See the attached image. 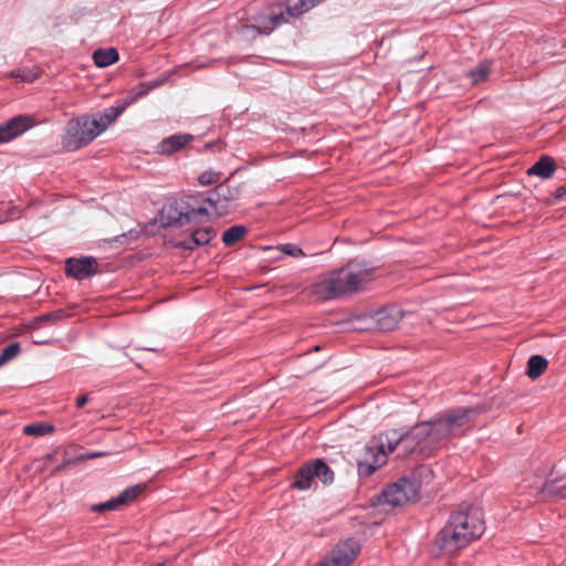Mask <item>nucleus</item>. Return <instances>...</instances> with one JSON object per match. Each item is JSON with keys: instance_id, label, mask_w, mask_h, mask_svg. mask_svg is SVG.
I'll use <instances>...</instances> for the list:
<instances>
[{"instance_id": "34", "label": "nucleus", "mask_w": 566, "mask_h": 566, "mask_svg": "<svg viewBox=\"0 0 566 566\" xmlns=\"http://www.w3.org/2000/svg\"><path fill=\"white\" fill-rule=\"evenodd\" d=\"M566 197V184L556 189V198Z\"/></svg>"}, {"instance_id": "8", "label": "nucleus", "mask_w": 566, "mask_h": 566, "mask_svg": "<svg viewBox=\"0 0 566 566\" xmlns=\"http://www.w3.org/2000/svg\"><path fill=\"white\" fill-rule=\"evenodd\" d=\"M145 489L143 484H135L122 491L117 496L106 502L92 504L90 510L94 513H104L107 511H116L120 506L132 503Z\"/></svg>"}, {"instance_id": "9", "label": "nucleus", "mask_w": 566, "mask_h": 566, "mask_svg": "<svg viewBox=\"0 0 566 566\" xmlns=\"http://www.w3.org/2000/svg\"><path fill=\"white\" fill-rule=\"evenodd\" d=\"M358 552V543L353 538H348L336 545L332 551L331 558L317 566H348L356 558Z\"/></svg>"}, {"instance_id": "21", "label": "nucleus", "mask_w": 566, "mask_h": 566, "mask_svg": "<svg viewBox=\"0 0 566 566\" xmlns=\"http://www.w3.org/2000/svg\"><path fill=\"white\" fill-rule=\"evenodd\" d=\"M312 471L315 478L324 484H331L334 481V472L322 459L311 461Z\"/></svg>"}, {"instance_id": "14", "label": "nucleus", "mask_w": 566, "mask_h": 566, "mask_svg": "<svg viewBox=\"0 0 566 566\" xmlns=\"http://www.w3.org/2000/svg\"><path fill=\"white\" fill-rule=\"evenodd\" d=\"M193 140L191 134H175L164 138L157 146L156 151L160 155H171L182 149L187 144Z\"/></svg>"}, {"instance_id": "1", "label": "nucleus", "mask_w": 566, "mask_h": 566, "mask_svg": "<svg viewBox=\"0 0 566 566\" xmlns=\"http://www.w3.org/2000/svg\"><path fill=\"white\" fill-rule=\"evenodd\" d=\"M478 413V408L459 407L419 422L405 433L390 430L379 434L366 446L364 455L357 459L359 475H371L386 463L387 454L397 448L406 455L431 453L451 438L461 436L464 428L473 423Z\"/></svg>"}, {"instance_id": "2", "label": "nucleus", "mask_w": 566, "mask_h": 566, "mask_svg": "<svg viewBox=\"0 0 566 566\" xmlns=\"http://www.w3.org/2000/svg\"><path fill=\"white\" fill-rule=\"evenodd\" d=\"M373 271L366 264L348 262L346 265L319 274L311 285V293L319 301H331L363 290Z\"/></svg>"}, {"instance_id": "24", "label": "nucleus", "mask_w": 566, "mask_h": 566, "mask_svg": "<svg viewBox=\"0 0 566 566\" xmlns=\"http://www.w3.org/2000/svg\"><path fill=\"white\" fill-rule=\"evenodd\" d=\"M491 72V62L483 61L469 72V77L473 84L485 81Z\"/></svg>"}, {"instance_id": "40", "label": "nucleus", "mask_w": 566, "mask_h": 566, "mask_svg": "<svg viewBox=\"0 0 566 566\" xmlns=\"http://www.w3.org/2000/svg\"><path fill=\"white\" fill-rule=\"evenodd\" d=\"M153 566H164V564L158 563V564H155V565H153Z\"/></svg>"}, {"instance_id": "25", "label": "nucleus", "mask_w": 566, "mask_h": 566, "mask_svg": "<svg viewBox=\"0 0 566 566\" xmlns=\"http://www.w3.org/2000/svg\"><path fill=\"white\" fill-rule=\"evenodd\" d=\"M542 493L544 495L566 499V483L559 484V482L556 480L547 481L542 488Z\"/></svg>"}, {"instance_id": "19", "label": "nucleus", "mask_w": 566, "mask_h": 566, "mask_svg": "<svg viewBox=\"0 0 566 566\" xmlns=\"http://www.w3.org/2000/svg\"><path fill=\"white\" fill-rule=\"evenodd\" d=\"M548 361L544 356L533 355L527 361V376L531 379H537L547 369Z\"/></svg>"}, {"instance_id": "27", "label": "nucleus", "mask_w": 566, "mask_h": 566, "mask_svg": "<svg viewBox=\"0 0 566 566\" xmlns=\"http://www.w3.org/2000/svg\"><path fill=\"white\" fill-rule=\"evenodd\" d=\"M180 217L187 222L201 221L203 218L208 217V211L206 208H191L185 212L180 211Z\"/></svg>"}, {"instance_id": "22", "label": "nucleus", "mask_w": 566, "mask_h": 566, "mask_svg": "<svg viewBox=\"0 0 566 566\" xmlns=\"http://www.w3.org/2000/svg\"><path fill=\"white\" fill-rule=\"evenodd\" d=\"M54 431V426L46 422H33L23 427V433L29 437H42Z\"/></svg>"}, {"instance_id": "18", "label": "nucleus", "mask_w": 566, "mask_h": 566, "mask_svg": "<svg viewBox=\"0 0 566 566\" xmlns=\"http://www.w3.org/2000/svg\"><path fill=\"white\" fill-rule=\"evenodd\" d=\"M314 479L315 474L312 471L311 462H306L296 471L292 485L301 491H306L311 489Z\"/></svg>"}, {"instance_id": "10", "label": "nucleus", "mask_w": 566, "mask_h": 566, "mask_svg": "<svg viewBox=\"0 0 566 566\" xmlns=\"http://www.w3.org/2000/svg\"><path fill=\"white\" fill-rule=\"evenodd\" d=\"M33 118L28 115L15 116L0 124V144L8 143L33 126Z\"/></svg>"}, {"instance_id": "23", "label": "nucleus", "mask_w": 566, "mask_h": 566, "mask_svg": "<svg viewBox=\"0 0 566 566\" xmlns=\"http://www.w3.org/2000/svg\"><path fill=\"white\" fill-rule=\"evenodd\" d=\"M247 231L244 226H232L223 232L222 242L227 247L233 245L247 234Z\"/></svg>"}, {"instance_id": "20", "label": "nucleus", "mask_w": 566, "mask_h": 566, "mask_svg": "<svg viewBox=\"0 0 566 566\" xmlns=\"http://www.w3.org/2000/svg\"><path fill=\"white\" fill-rule=\"evenodd\" d=\"M93 60L96 66L106 67L118 60V52L114 48L99 49L93 53Z\"/></svg>"}, {"instance_id": "30", "label": "nucleus", "mask_w": 566, "mask_h": 566, "mask_svg": "<svg viewBox=\"0 0 566 566\" xmlns=\"http://www.w3.org/2000/svg\"><path fill=\"white\" fill-rule=\"evenodd\" d=\"M10 360L20 353L19 343H11L1 350Z\"/></svg>"}, {"instance_id": "39", "label": "nucleus", "mask_w": 566, "mask_h": 566, "mask_svg": "<svg viewBox=\"0 0 566 566\" xmlns=\"http://www.w3.org/2000/svg\"><path fill=\"white\" fill-rule=\"evenodd\" d=\"M8 361H10V359L1 352L0 353V367Z\"/></svg>"}, {"instance_id": "33", "label": "nucleus", "mask_w": 566, "mask_h": 566, "mask_svg": "<svg viewBox=\"0 0 566 566\" xmlns=\"http://www.w3.org/2000/svg\"><path fill=\"white\" fill-rule=\"evenodd\" d=\"M60 317H62L61 313H52V314H46V315L41 316L40 319L51 321V319H59Z\"/></svg>"}, {"instance_id": "15", "label": "nucleus", "mask_w": 566, "mask_h": 566, "mask_svg": "<svg viewBox=\"0 0 566 566\" xmlns=\"http://www.w3.org/2000/svg\"><path fill=\"white\" fill-rule=\"evenodd\" d=\"M217 232L212 227H203L191 231L188 239L181 241L179 245L184 249L192 250L197 247L209 243Z\"/></svg>"}, {"instance_id": "35", "label": "nucleus", "mask_w": 566, "mask_h": 566, "mask_svg": "<svg viewBox=\"0 0 566 566\" xmlns=\"http://www.w3.org/2000/svg\"><path fill=\"white\" fill-rule=\"evenodd\" d=\"M105 454H106V452H94V453H88V454L84 455L83 458L90 460V459L103 457Z\"/></svg>"}, {"instance_id": "3", "label": "nucleus", "mask_w": 566, "mask_h": 566, "mask_svg": "<svg viewBox=\"0 0 566 566\" xmlns=\"http://www.w3.org/2000/svg\"><path fill=\"white\" fill-rule=\"evenodd\" d=\"M484 533V521L479 509L461 507L451 513L447 524L436 538L438 548L452 555L480 538Z\"/></svg>"}, {"instance_id": "32", "label": "nucleus", "mask_w": 566, "mask_h": 566, "mask_svg": "<svg viewBox=\"0 0 566 566\" xmlns=\"http://www.w3.org/2000/svg\"><path fill=\"white\" fill-rule=\"evenodd\" d=\"M88 401V398L86 395H82V396H78L75 400V405L77 408H82L86 405V402Z\"/></svg>"}, {"instance_id": "11", "label": "nucleus", "mask_w": 566, "mask_h": 566, "mask_svg": "<svg viewBox=\"0 0 566 566\" xmlns=\"http://www.w3.org/2000/svg\"><path fill=\"white\" fill-rule=\"evenodd\" d=\"M133 103L134 101H130V95H128L126 98L118 101L114 106L105 108L102 113L90 118L92 122L96 123L95 127L99 134H102Z\"/></svg>"}, {"instance_id": "6", "label": "nucleus", "mask_w": 566, "mask_h": 566, "mask_svg": "<svg viewBox=\"0 0 566 566\" xmlns=\"http://www.w3.org/2000/svg\"><path fill=\"white\" fill-rule=\"evenodd\" d=\"M419 494V484L406 478L388 485L382 491L384 502L391 506H401L408 501L413 500Z\"/></svg>"}, {"instance_id": "38", "label": "nucleus", "mask_w": 566, "mask_h": 566, "mask_svg": "<svg viewBox=\"0 0 566 566\" xmlns=\"http://www.w3.org/2000/svg\"><path fill=\"white\" fill-rule=\"evenodd\" d=\"M8 361H10V359L1 352L0 353V367Z\"/></svg>"}, {"instance_id": "5", "label": "nucleus", "mask_w": 566, "mask_h": 566, "mask_svg": "<svg viewBox=\"0 0 566 566\" xmlns=\"http://www.w3.org/2000/svg\"><path fill=\"white\" fill-rule=\"evenodd\" d=\"M95 125L96 123L87 116L71 119L62 137L63 148L67 151H74L88 145L101 135Z\"/></svg>"}, {"instance_id": "16", "label": "nucleus", "mask_w": 566, "mask_h": 566, "mask_svg": "<svg viewBox=\"0 0 566 566\" xmlns=\"http://www.w3.org/2000/svg\"><path fill=\"white\" fill-rule=\"evenodd\" d=\"M322 0H286L284 11L286 17L297 18L314 8Z\"/></svg>"}, {"instance_id": "36", "label": "nucleus", "mask_w": 566, "mask_h": 566, "mask_svg": "<svg viewBox=\"0 0 566 566\" xmlns=\"http://www.w3.org/2000/svg\"><path fill=\"white\" fill-rule=\"evenodd\" d=\"M8 361H10V359L1 352L0 353V367Z\"/></svg>"}, {"instance_id": "13", "label": "nucleus", "mask_w": 566, "mask_h": 566, "mask_svg": "<svg viewBox=\"0 0 566 566\" xmlns=\"http://www.w3.org/2000/svg\"><path fill=\"white\" fill-rule=\"evenodd\" d=\"M402 316L403 312L399 306L390 305L379 310L375 318L380 329L391 331L399 324Z\"/></svg>"}, {"instance_id": "37", "label": "nucleus", "mask_w": 566, "mask_h": 566, "mask_svg": "<svg viewBox=\"0 0 566 566\" xmlns=\"http://www.w3.org/2000/svg\"><path fill=\"white\" fill-rule=\"evenodd\" d=\"M8 361H10V359L1 352L0 353V367Z\"/></svg>"}, {"instance_id": "7", "label": "nucleus", "mask_w": 566, "mask_h": 566, "mask_svg": "<svg viewBox=\"0 0 566 566\" xmlns=\"http://www.w3.org/2000/svg\"><path fill=\"white\" fill-rule=\"evenodd\" d=\"M239 196V188H231L227 184H220L208 193L206 202L213 208L218 216H224L229 211L231 203L238 200Z\"/></svg>"}, {"instance_id": "29", "label": "nucleus", "mask_w": 566, "mask_h": 566, "mask_svg": "<svg viewBox=\"0 0 566 566\" xmlns=\"http://www.w3.org/2000/svg\"><path fill=\"white\" fill-rule=\"evenodd\" d=\"M219 179L220 174L214 171H205L198 178L199 182L203 186L216 184L219 181Z\"/></svg>"}, {"instance_id": "12", "label": "nucleus", "mask_w": 566, "mask_h": 566, "mask_svg": "<svg viewBox=\"0 0 566 566\" xmlns=\"http://www.w3.org/2000/svg\"><path fill=\"white\" fill-rule=\"evenodd\" d=\"M65 271L69 276L76 280H84L97 271V262L94 258L69 259Z\"/></svg>"}, {"instance_id": "4", "label": "nucleus", "mask_w": 566, "mask_h": 566, "mask_svg": "<svg viewBox=\"0 0 566 566\" xmlns=\"http://www.w3.org/2000/svg\"><path fill=\"white\" fill-rule=\"evenodd\" d=\"M248 22L241 27L243 36L256 34H270L280 25L287 23L289 18L284 11V3L280 1L269 2L258 9H251Z\"/></svg>"}, {"instance_id": "28", "label": "nucleus", "mask_w": 566, "mask_h": 566, "mask_svg": "<svg viewBox=\"0 0 566 566\" xmlns=\"http://www.w3.org/2000/svg\"><path fill=\"white\" fill-rule=\"evenodd\" d=\"M279 250L293 258L305 256L304 251L296 244L285 243L280 245Z\"/></svg>"}, {"instance_id": "26", "label": "nucleus", "mask_w": 566, "mask_h": 566, "mask_svg": "<svg viewBox=\"0 0 566 566\" xmlns=\"http://www.w3.org/2000/svg\"><path fill=\"white\" fill-rule=\"evenodd\" d=\"M165 82V80H154L151 81L150 83H142L139 85V88H134L129 92V95H130V101H134L136 102L138 98L147 95L151 90L156 88V87H159L160 85H163Z\"/></svg>"}, {"instance_id": "31", "label": "nucleus", "mask_w": 566, "mask_h": 566, "mask_svg": "<svg viewBox=\"0 0 566 566\" xmlns=\"http://www.w3.org/2000/svg\"><path fill=\"white\" fill-rule=\"evenodd\" d=\"M15 76L19 77L21 81L33 82L35 78H38L39 75L35 72L22 71L21 73H18Z\"/></svg>"}, {"instance_id": "17", "label": "nucleus", "mask_w": 566, "mask_h": 566, "mask_svg": "<svg viewBox=\"0 0 566 566\" xmlns=\"http://www.w3.org/2000/svg\"><path fill=\"white\" fill-rule=\"evenodd\" d=\"M556 170V165L553 158L548 156H542L528 170V175L538 176L547 179L553 176Z\"/></svg>"}]
</instances>
